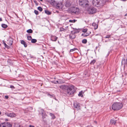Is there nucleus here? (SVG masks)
<instances>
[{"label": "nucleus", "mask_w": 127, "mask_h": 127, "mask_svg": "<svg viewBox=\"0 0 127 127\" xmlns=\"http://www.w3.org/2000/svg\"><path fill=\"white\" fill-rule=\"evenodd\" d=\"M31 58H33V57H32V56H31Z\"/></svg>", "instance_id": "nucleus-46"}, {"label": "nucleus", "mask_w": 127, "mask_h": 127, "mask_svg": "<svg viewBox=\"0 0 127 127\" xmlns=\"http://www.w3.org/2000/svg\"><path fill=\"white\" fill-rule=\"evenodd\" d=\"M88 35H89L87 33H84L82 34V36L84 37H86Z\"/></svg>", "instance_id": "nucleus-28"}, {"label": "nucleus", "mask_w": 127, "mask_h": 127, "mask_svg": "<svg viewBox=\"0 0 127 127\" xmlns=\"http://www.w3.org/2000/svg\"><path fill=\"white\" fill-rule=\"evenodd\" d=\"M126 101V99H123L121 102H115L112 105V108L114 110H119L122 108L123 106V104H124V102Z\"/></svg>", "instance_id": "nucleus-1"}, {"label": "nucleus", "mask_w": 127, "mask_h": 127, "mask_svg": "<svg viewBox=\"0 0 127 127\" xmlns=\"http://www.w3.org/2000/svg\"><path fill=\"white\" fill-rule=\"evenodd\" d=\"M75 37L76 35L75 34L71 32L69 35V38L71 39H72L74 38Z\"/></svg>", "instance_id": "nucleus-11"}, {"label": "nucleus", "mask_w": 127, "mask_h": 127, "mask_svg": "<svg viewBox=\"0 0 127 127\" xmlns=\"http://www.w3.org/2000/svg\"><path fill=\"white\" fill-rule=\"evenodd\" d=\"M63 4L61 2H58L57 3L56 5V7L58 9H62L63 7Z\"/></svg>", "instance_id": "nucleus-9"}, {"label": "nucleus", "mask_w": 127, "mask_h": 127, "mask_svg": "<svg viewBox=\"0 0 127 127\" xmlns=\"http://www.w3.org/2000/svg\"><path fill=\"white\" fill-rule=\"evenodd\" d=\"M1 113V112L0 111V115Z\"/></svg>", "instance_id": "nucleus-45"}, {"label": "nucleus", "mask_w": 127, "mask_h": 127, "mask_svg": "<svg viewBox=\"0 0 127 127\" xmlns=\"http://www.w3.org/2000/svg\"><path fill=\"white\" fill-rule=\"evenodd\" d=\"M87 29H84L82 30V32H87Z\"/></svg>", "instance_id": "nucleus-37"}, {"label": "nucleus", "mask_w": 127, "mask_h": 127, "mask_svg": "<svg viewBox=\"0 0 127 127\" xmlns=\"http://www.w3.org/2000/svg\"><path fill=\"white\" fill-rule=\"evenodd\" d=\"M2 42L3 43V44H4V45L5 46V47H7V45H6V44L5 43V41L4 40H3Z\"/></svg>", "instance_id": "nucleus-34"}, {"label": "nucleus", "mask_w": 127, "mask_h": 127, "mask_svg": "<svg viewBox=\"0 0 127 127\" xmlns=\"http://www.w3.org/2000/svg\"><path fill=\"white\" fill-rule=\"evenodd\" d=\"M69 10L72 13H74L78 14L79 12V9L77 7H72L69 9Z\"/></svg>", "instance_id": "nucleus-5"}, {"label": "nucleus", "mask_w": 127, "mask_h": 127, "mask_svg": "<svg viewBox=\"0 0 127 127\" xmlns=\"http://www.w3.org/2000/svg\"><path fill=\"white\" fill-rule=\"evenodd\" d=\"M5 98L7 99L8 98V96L7 95H6L5 96Z\"/></svg>", "instance_id": "nucleus-41"}, {"label": "nucleus", "mask_w": 127, "mask_h": 127, "mask_svg": "<svg viewBox=\"0 0 127 127\" xmlns=\"http://www.w3.org/2000/svg\"><path fill=\"white\" fill-rule=\"evenodd\" d=\"M74 107L75 109L79 110L80 109L79 104L77 102H75L74 104Z\"/></svg>", "instance_id": "nucleus-8"}, {"label": "nucleus", "mask_w": 127, "mask_h": 127, "mask_svg": "<svg viewBox=\"0 0 127 127\" xmlns=\"http://www.w3.org/2000/svg\"><path fill=\"white\" fill-rule=\"evenodd\" d=\"M2 19L1 18H0V21H2Z\"/></svg>", "instance_id": "nucleus-44"}, {"label": "nucleus", "mask_w": 127, "mask_h": 127, "mask_svg": "<svg viewBox=\"0 0 127 127\" xmlns=\"http://www.w3.org/2000/svg\"><path fill=\"white\" fill-rule=\"evenodd\" d=\"M110 37V35H107L105 37V38H109Z\"/></svg>", "instance_id": "nucleus-36"}, {"label": "nucleus", "mask_w": 127, "mask_h": 127, "mask_svg": "<svg viewBox=\"0 0 127 127\" xmlns=\"http://www.w3.org/2000/svg\"><path fill=\"white\" fill-rule=\"evenodd\" d=\"M5 115L8 117H13L16 116V115L14 113H8L6 112L5 113Z\"/></svg>", "instance_id": "nucleus-7"}, {"label": "nucleus", "mask_w": 127, "mask_h": 127, "mask_svg": "<svg viewBox=\"0 0 127 127\" xmlns=\"http://www.w3.org/2000/svg\"><path fill=\"white\" fill-rule=\"evenodd\" d=\"M107 41H106H106H105V42H107Z\"/></svg>", "instance_id": "nucleus-49"}, {"label": "nucleus", "mask_w": 127, "mask_h": 127, "mask_svg": "<svg viewBox=\"0 0 127 127\" xmlns=\"http://www.w3.org/2000/svg\"><path fill=\"white\" fill-rule=\"evenodd\" d=\"M38 10L40 11H41L42 10V8L40 7H38Z\"/></svg>", "instance_id": "nucleus-33"}, {"label": "nucleus", "mask_w": 127, "mask_h": 127, "mask_svg": "<svg viewBox=\"0 0 127 127\" xmlns=\"http://www.w3.org/2000/svg\"><path fill=\"white\" fill-rule=\"evenodd\" d=\"M34 13L36 15H38V12L36 10H35L34 11Z\"/></svg>", "instance_id": "nucleus-38"}, {"label": "nucleus", "mask_w": 127, "mask_h": 127, "mask_svg": "<svg viewBox=\"0 0 127 127\" xmlns=\"http://www.w3.org/2000/svg\"><path fill=\"white\" fill-rule=\"evenodd\" d=\"M8 44L9 45H12L13 43V41L11 39H9L8 40H7Z\"/></svg>", "instance_id": "nucleus-15"}, {"label": "nucleus", "mask_w": 127, "mask_h": 127, "mask_svg": "<svg viewBox=\"0 0 127 127\" xmlns=\"http://www.w3.org/2000/svg\"><path fill=\"white\" fill-rule=\"evenodd\" d=\"M31 41L32 43H34L36 42L37 40L36 39H32L31 40Z\"/></svg>", "instance_id": "nucleus-26"}, {"label": "nucleus", "mask_w": 127, "mask_h": 127, "mask_svg": "<svg viewBox=\"0 0 127 127\" xmlns=\"http://www.w3.org/2000/svg\"><path fill=\"white\" fill-rule=\"evenodd\" d=\"M58 38V37L55 36H51V39L53 41H56Z\"/></svg>", "instance_id": "nucleus-13"}, {"label": "nucleus", "mask_w": 127, "mask_h": 127, "mask_svg": "<svg viewBox=\"0 0 127 127\" xmlns=\"http://www.w3.org/2000/svg\"><path fill=\"white\" fill-rule=\"evenodd\" d=\"M0 45H1V44H0Z\"/></svg>", "instance_id": "nucleus-52"}, {"label": "nucleus", "mask_w": 127, "mask_h": 127, "mask_svg": "<svg viewBox=\"0 0 127 127\" xmlns=\"http://www.w3.org/2000/svg\"><path fill=\"white\" fill-rule=\"evenodd\" d=\"M21 44L23 45L25 47H26L27 46V45L26 43V42L25 41H24L23 40H21Z\"/></svg>", "instance_id": "nucleus-18"}, {"label": "nucleus", "mask_w": 127, "mask_h": 127, "mask_svg": "<svg viewBox=\"0 0 127 127\" xmlns=\"http://www.w3.org/2000/svg\"><path fill=\"white\" fill-rule=\"evenodd\" d=\"M65 31V30L64 29L62 28H60V31L62 32V31Z\"/></svg>", "instance_id": "nucleus-30"}, {"label": "nucleus", "mask_w": 127, "mask_h": 127, "mask_svg": "<svg viewBox=\"0 0 127 127\" xmlns=\"http://www.w3.org/2000/svg\"><path fill=\"white\" fill-rule=\"evenodd\" d=\"M97 11V10L94 7H91L89 8L87 10V12L88 13L90 14H93L95 13Z\"/></svg>", "instance_id": "nucleus-6"}, {"label": "nucleus", "mask_w": 127, "mask_h": 127, "mask_svg": "<svg viewBox=\"0 0 127 127\" xmlns=\"http://www.w3.org/2000/svg\"><path fill=\"white\" fill-rule=\"evenodd\" d=\"M1 27L4 28H6L7 27V26L5 24H2L1 25Z\"/></svg>", "instance_id": "nucleus-25"}, {"label": "nucleus", "mask_w": 127, "mask_h": 127, "mask_svg": "<svg viewBox=\"0 0 127 127\" xmlns=\"http://www.w3.org/2000/svg\"><path fill=\"white\" fill-rule=\"evenodd\" d=\"M27 38L29 40H31L32 39V37L31 36H27Z\"/></svg>", "instance_id": "nucleus-35"}, {"label": "nucleus", "mask_w": 127, "mask_h": 127, "mask_svg": "<svg viewBox=\"0 0 127 127\" xmlns=\"http://www.w3.org/2000/svg\"><path fill=\"white\" fill-rule=\"evenodd\" d=\"M47 1L52 5H54L56 4V1L54 0H47Z\"/></svg>", "instance_id": "nucleus-10"}, {"label": "nucleus", "mask_w": 127, "mask_h": 127, "mask_svg": "<svg viewBox=\"0 0 127 127\" xmlns=\"http://www.w3.org/2000/svg\"><path fill=\"white\" fill-rule=\"evenodd\" d=\"M2 127H12L11 125L9 123H7L4 126H3Z\"/></svg>", "instance_id": "nucleus-14"}, {"label": "nucleus", "mask_w": 127, "mask_h": 127, "mask_svg": "<svg viewBox=\"0 0 127 127\" xmlns=\"http://www.w3.org/2000/svg\"><path fill=\"white\" fill-rule=\"evenodd\" d=\"M40 1H43V0H40Z\"/></svg>", "instance_id": "nucleus-47"}, {"label": "nucleus", "mask_w": 127, "mask_h": 127, "mask_svg": "<svg viewBox=\"0 0 127 127\" xmlns=\"http://www.w3.org/2000/svg\"><path fill=\"white\" fill-rule=\"evenodd\" d=\"M65 5H66V6H67V4H66Z\"/></svg>", "instance_id": "nucleus-50"}, {"label": "nucleus", "mask_w": 127, "mask_h": 127, "mask_svg": "<svg viewBox=\"0 0 127 127\" xmlns=\"http://www.w3.org/2000/svg\"><path fill=\"white\" fill-rule=\"evenodd\" d=\"M49 115L52 117L53 119H54L55 118V117L54 114L52 113H50Z\"/></svg>", "instance_id": "nucleus-23"}, {"label": "nucleus", "mask_w": 127, "mask_h": 127, "mask_svg": "<svg viewBox=\"0 0 127 127\" xmlns=\"http://www.w3.org/2000/svg\"><path fill=\"white\" fill-rule=\"evenodd\" d=\"M93 26L94 27V29L95 30H96L97 29L98 27V25L95 23H93L92 24Z\"/></svg>", "instance_id": "nucleus-17"}, {"label": "nucleus", "mask_w": 127, "mask_h": 127, "mask_svg": "<svg viewBox=\"0 0 127 127\" xmlns=\"http://www.w3.org/2000/svg\"><path fill=\"white\" fill-rule=\"evenodd\" d=\"M41 113H40L41 115L42 116V117L43 119H44L46 115H45L43 110V109H41Z\"/></svg>", "instance_id": "nucleus-12"}, {"label": "nucleus", "mask_w": 127, "mask_h": 127, "mask_svg": "<svg viewBox=\"0 0 127 127\" xmlns=\"http://www.w3.org/2000/svg\"><path fill=\"white\" fill-rule=\"evenodd\" d=\"M125 59H124V60L123 59L122 61V63H123V62L124 61L125 62Z\"/></svg>", "instance_id": "nucleus-43"}, {"label": "nucleus", "mask_w": 127, "mask_h": 127, "mask_svg": "<svg viewBox=\"0 0 127 127\" xmlns=\"http://www.w3.org/2000/svg\"><path fill=\"white\" fill-rule=\"evenodd\" d=\"M77 49L75 48H74L73 49H71L70 50V53L71 52H73V51H75V50H76Z\"/></svg>", "instance_id": "nucleus-29"}, {"label": "nucleus", "mask_w": 127, "mask_h": 127, "mask_svg": "<svg viewBox=\"0 0 127 127\" xmlns=\"http://www.w3.org/2000/svg\"><path fill=\"white\" fill-rule=\"evenodd\" d=\"M56 82H57V83H58V81H57Z\"/></svg>", "instance_id": "nucleus-48"}, {"label": "nucleus", "mask_w": 127, "mask_h": 127, "mask_svg": "<svg viewBox=\"0 0 127 127\" xmlns=\"http://www.w3.org/2000/svg\"><path fill=\"white\" fill-rule=\"evenodd\" d=\"M116 122V120L113 119H112L111 120V123L112 124L115 125Z\"/></svg>", "instance_id": "nucleus-19"}, {"label": "nucleus", "mask_w": 127, "mask_h": 127, "mask_svg": "<svg viewBox=\"0 0 127 127\" xmlns=\"http://www.w3.org/2000/svg\"><path fill=\"white\" fill-rule=\"evenodd\" d=\"M89 2L87 0H79V4L80 5L84 7L88 5Z\"/></svg>", "instance_id": "nucleus-4"}, {"label": "nucleus", "mask_w": 127, "mask_h": 127, "mask_svg": "<svg viewBox=\"0 0 127 127\" xmlns=\"http://www.w3.org/2000/svg\"><path fill=\"white\" fill-rule=\"evenodd\" d=\"M88 34V35H89L91 33V32H86Z\"/></svg>", "instance_id": "nucleus-40"}, {"label": "nucleus", "mask_w": 127, "mask_h": 127, "mask_svg": "<svg viewBox=\"0 0 127 127\" xmlns=\"http://www.w3.org/2000/svg\"><path fill=\"white\" fill-rule=\"evenodd\" d=\"M75 91L74 87L73 85H71L67 89V94L69 95H72Z\"/></svg>", "instance_id": "nucleus-3"}, {"label": "nucleus", "mask_w": 127, "mask_h": 127, "mask_svg": "<svg viewBox=\"0 0 127 127\" xmlns=\"http://www.w3.org/2000/svg\"><path fill=\"white\" fill-rule=\"evenodd\" d=\"M27 32L28 33H31L33 32L32 30L31 29H29L27 30Z\"/></svg>", "instance_id": "nucleus-24"}, {"label": "nucleus", "mask_w": 127, "mask_h": 127, "mask_svg": "<svg viewBox=\"0 0 127 127\" xmlns=\"http://www.w3.org/2000/svg\"><path fill=\"white\" fill-rule=\"evenodd\" d=\"M10 87L12 89H14L15 88L14 87L13 85H11L10 86Z\"/></svg>", "instance_id": "nucleus-39"}, {"label": "nucleus", "mask_w": 127, "mask_h": 127, "mask_svg": "<svg viewBox=\"0 0 127 127\" xmlns=\"http://www.w3.org/2000/svg\"><path fill=\"white\" fill-rule=\"evenodd\" d=\"M45 13L48 15H50L51 14V12L50 11L46 10H45Z\"/></svg>", "instance_id": "nucleus-21"}, {"label": "nucleus", "mask_w": 127, "mask_h": 127, "mask_svg": "<svg viewBox=\"0 0 127 127\" xmlns=\"http://www.w3.org/2000/svg\"><path fill=\"white\" fill-rule=\"evenodd\" d=\"M83 91H81L80 92H79V94H78V95L80 96L83 97Z\"/></svg>", "instance_id": "nucleus-22"}, {"label": "nucleus", "mask_w": 127, "mask_h": 127, "mask_svg": "<svg viewBox=\"0 0 127 127\" xmlns=\"http://www.w3.org/2000/svg\"><path fill=\"white\" fill-rule=\"evenodd\" d=\"M73 31H72L71 32L74 34L75 33H78L79 32V31L77 29H73Z\"/></svg>", "instance_id": "nucleus-20"}, {"label": "nucleus", "mask_w": 127, "mask_h": 127, "mask_svg": "<svg viewBox=\"0 0 127 127\" xmlns=\"http://www.w3.org/2000/svg\"><path fill=\"white\" fill-rule=\"evenodd\" d=\"M127 16V15H126V14H125V16Z\"/></svg>", "instance_id": "nucleus-51"}, {"label": "nucleus", "mask_w": 127, "mask_h": 127, "mask_svg": "<svg viewBox=\"0 0 127 127\" xmlns=\"http://www.w3.org/2000/svg\"><path fill=\"white\" fill-rule=\"evenodd\" d=\"M76 21L74 19L73 20H69V22H71V23H74L75 22V21Z\"/></svg>", "instance_id": "nucleus-31"}, {"label": "nucleus", "mask_w": 127, "mask_h": 127, "mask_svg": "<svg viewBox=\"0 0 127 127\" xmlns=\"http://www.w3.org/2000/svg\"><path fill=\"white\" fill-rule=\"evenodd\" d=\"M95 60H93L91 62V64H93L95 62Z\"/></svg>", "instance_id": "nucleus-32"}, {"label": "nucleus", "mask_w": 127, "mask_h": 127, "mask_svg": "<svg viewBox=\"0 0 127 127\" xmlns=\"http://www.w3.org/2000/svg\"><path fill=\"white\" fill-rule=\"evenodd\" d=\"M105 3V0H93L92 1L93 5L97 7L103 5Z\"/></svg>", "instance_id": "nucleus-2"}, {"label": "nucleus", "mask_w": 127, "mask_h": 127, "mask_svg": "<svg viewBox=\"0 0 127 127\" xmlns=\"http://www.w3.org/2000/svg\"><path fill=\"white\" fill-rule=\"evenodd\" d=\"M60 87L61 89L63 90H65L67 88V86L64 85L60 86Z\"/></svg>", "instance_id": "nucleus-16"}, {"label": "nucleus", "mask_w": 127, "mask_h": 127, "mask_svg": "<svg viewBox=\"0 0 127 127\" xmlns=\"http://www.w3.org/2000/svg\"><path fill=\"white\" fill-rule=\"evenodd\" d=\"M87 42V40L86 39H84L82 40V42L84 44H86Z\"/></svg>", "instance_id": "nucleus-27"}, {"label": "nucleus", "mask_w": 127, "mask_h": 127, "mask_svg": "<svg viewBox=\"0 0 127 127\" xmlns=\"http://www.w3.org/2000/svg\"><path fill=\"white\" fill-rule=\"evenodd\" d=\"M29 127H34L33 126L30 125L29 126Z\"/></svg>", "instance_id": "nucleus-42"}]
</instances>
